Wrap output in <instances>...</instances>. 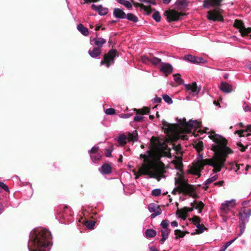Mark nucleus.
<instances>
[{"label":"nucleus","mask_w":251,"mask_h":251,"mask_svg":"<svg viewBox=\"0 0 251 251\" xmlns=\"http://www.w3.org/2000/svg\"><path fill=\"white\" fill-rule=\"evenodd\" d=\"M251 125H248L245 129L236 130L235 134L240 137L249 136L251 135Z\"/></svg>","instance_id":"f3484780"},{"label":"nucleus","mask_w":251,"mask_h":251,"mask_svg":"<svg viewBox=\"0 0 251 251\" xmlns=\"http://www.w3.org/2000/svg\"><path fill=\"white\" fill-rule=\"evenodd\" d=\"M156 235V232L152 229H147L145 231V236L147 238H151L155 237Z\"/></svg>","instance_id":"7c9ffc66"},{"label":"nucleus","mask_w":251,"mask_h":251,"mask_svg":"<svg viewBox=\"0 0 251 251\" xmlns=\"http://www.w3.org/2000/svg\"><path fill=\"white\" fill-rule=\"evenodd\" d=\"M85 226L90 229H93L95 227V223L93 221H87L85 223Z\"/></svg>","instance_id":"4c0bfd02"},{"label":"nucleus","mask_w":251,"mask_h":251,"mask_svg":"<svg viewBox=\"0 0 251 251\" xmlns=\"http://www.w3.org/2000/svg\"><path fill=\"white\" fill-rule=\"evenodd\" d=\"M203 147V144L202 142H199L197 145L196 146V148L197 150L200 152L202 150Z\"/></svg>","instance_id":"6e6d98bb"},{"label":"nucleus","mask_w":251,"mask_h":251,"mask_svg":"<svg viewBox=\"0 0 251 251\" xmlns=\"http://www.w3.org/2000/svg\"><path fill=\"white\" fill-rule=\"evenodd\" d=\"M112 150L111 148H107L105 150V154L106 157H110L111 156Z\"/></svg>","instance_id":"5fc2aeb1"},{"label":"nucleus","mask_w":251,"mask_h":251,"mask_svg":"<svg viewBox=\"0 0 251 251\" xmlns=\"http://www.w3.org/2000/svg\"><path fill=\"white\" fill-rule=\"evenodd\" d=\"M99 147L98 146L93 147L90 151H89L90 157L92 161L96 163L101 159V155L98 152Z\"/></svg>","instance_id":"ddd939ff"},{"label":"nucleus","mask_w":251,"mask_h":251,"mask_svg":"<svg viewBox=\"0 0 251 251\" xmlns=\"http://www.w3.org/2000/svg\"><path fill=\"white\" fill-rule=\"evenodd\" d=\"M236 205L235 199L229 201H226L221 205L220 210L222 214H229L230 212L233 213L232 209Z\"/></svg>","instance_id":"423d86ee"},{"label":"nucleus","mask_w":251,"mask_h":251,"mask_svg":"<svg viewBox=\"0 0 251 251\" xmlns=\"http://www.w3.org/2000/svg\"><path fill=\"white\" fill-rule=\"evenodd\" d=\"M192 222L197 226L198 224H200V218L198 216H194L192 218Z\"/></svg>","instance_id":"8fccbe9b"},{"label":"nucleus","mask_w":251,"mask_h":251,"mask_svg":"<svg viewBox=\"0 0 251 251\" xmlns=\"http://www.w3.org/2000/svg\"><path fill=\"white\" fill-rule=\"evenodd\" d=\"M160 157L159 152L152 148L147 151L145 154H141L140 157L143 159V163L138 172L133 171L135 178L138 179L141 175H148L159 181L161 178L164 177V165L160 160Z\"/></svg>","instance_id":"f03ea898"},{"label":"nucleus","mask_w":251,"mask_h":251,"mask_svg":"<svg viewBox=\"0 0 251 251\" xmlns=\"http://www.w3.org/2000/svg\"><path fill=\"white\" fill-rule=\"evenodd\" d=\"M99 170L102 175H107L111 173L112 168L110 165L105 163L99 169Z\"/></svg>","instance_id":"412c9836"},{"label":"nucleus","mask_w":251,"mask_h":251,"mask_svg":"<svg viewBox=\"0 0 251 251\" xmlns=\"http://www.w3.org/2000/svg\"><path fill=\"white\" fill-rule=\"evenodd\" d=\"M195 59V56H193V55L188 54V55H186L184 56L185 60L191 62L193 63H194Z\"/></svg>","instance_id":"79ce46f5"},{"label":"nucleus","mask_w":251,"mask_h":251,"mask_svg":"<svg viewBox=\"0 0 251 251\" xmlns=\"http://www.w3.org/2000/svg\"><path fill=\"white\" fill-rule=\"evenodd\" d=\"M131 116L130 114H123L121 116V118H128L129 117H130Z\"/></svg>","instance_id":"338daca9"},{"label":"nucleus","mask_w":251,"mask_h":251,"mask_svg":"<svg viewBox=\"0 0 251 251\" xmlns=\"http://www.w3.org/2000/svg\"><path fill=\"white\" fill-rule=\"evenodd\" d=\"M175 168L179 170L174 178L175 187L172 192L173 195L177 193H182L185 195H188L193 198H197L198 195L196 193L195 187L194 185L189 184L188 180L186 179L183 173L181 171L182 168V159L180 157L175 156V159L172 161Z\"/></svg>","instance_id":"7ed1b4c3"},{"label":"nucleus","mask_w":251,"mask_h":251,"mask_svg":"<svg viewBox=\"0 0 251 251\" xmlns=\"http://www.w3.org/2000/svg\"><path fill=\"white\" fill-rule=\"evenodd\" d=\"M234 26L239 29L242 36H248L251 38V27L246 28L244 24L239 20H235Z\"/></svg>","instance_id":"9d476101"},{"label":"nucleus","mask_w":251,"mask_h":251,"mask_svg":"<svg viewBox=\"0 0 251 251\" xmlns=\"http://www.w3.org/2000/svg\"><path fill=\"white\" fill-rule=\"evenodd\" d=\"M152 18L157 22H158L161 20V17L160 16L159 13L158 11L155 12L152 14Z\"/></svg>","instance_id":"a19ab883"},{"label":"nucleus","mask_w":251,"mask_h":251,"mask_svg":"<svg viewBox=\"0 0 251 251\" xmlns=\"http://www.w3.org/2000/svg\"><path fill=\"white\" fill-rule=\"evenodd\" d=\"M77 30L83 35L87 36L89 34V31L87 28L84 27L82 24L77 26Z\"/></svg>","instance_id":"c756f323"},{"label":"nucleus","mask_w":251,"mask_h":251,"mask_svg":"<svg viewBox=\"0 0 251 251\" xmlns=\"http://www.w3.org/2000/svg\"><path fill=\"white\" fill-rule=\"evenodd\" d=\"M179 128L181 133L178 134V138L181 139L187 140L188 138L186 135H181V133H188L191 132L193 128H198L200 126V123L196 121L190 120L186 122L185 119H180L178 121Z\"/></svg>","instance_id":"39448f33"},{"label":"nucleus","mask_w":251,"mask_h":251,"mask_svg":"<svg viewBox=\"0 0 251 251\" xmlns=\"http://www.w3.org/2000/svg\"><path fill=\"white\" fill-rule=\"evenodd\" d=\"M223 0H204L203 7L208 8L210 6H214L220 5Z\"/></svg>","instance_id":"6ab92c4d"},{"label":"nucleus","mask_w":251,"mask_h":251,"mask_svg":"<svg viewBox=\"0 0 251 251\" xmlns=\"http://www.w3.org/2000/svg\"><path fill=\"white\" fill-rule=\"evenodd\" d=\"M117 1L120 4L123 5L128 9H130L132 7L131 3L126 0H117Z\"/></svg>","instance_id":"2f4dec72"},{"label":"nucleus","mask_w":251,"mask_h":251,"mask_svg":"<svg viewBox=\"0 0 251 251\" xmlns=\"http://www.w3.org/2000/svg\"><path fill=\"white\" fill-rule=\"evenodd\" d=\"M183 208L186 211V212H187V213L188 214L189 212L192 211L193 210L194 207L192 206V207H190H190H184Z\"/></svg>","instance_id":"680f3d73"},{"label":"nucleus","mask_w":251,"mask_h":251,"mask_svg":"<svg viewBox=\"0 0 251 251\" xmlns=\"http://www.w3.org/2000/svg\"><path fill=\"white\" fill-rule=\"evenodd\" d=\"M238 146H239L240 150L241 151H245V149L246 148V147H245L242 144H241V143H238Z\"/></svg>","instance_id":"e2e57ef3"},{"label":"nucleus","mask_w":251,"mask_h":251,"mask_svg":"<svg viewBox=\"0 0 251 251\" xmlns=\"http://www.w3.org/2000/svg\"><path fill=\"white\" fill-rule=\"evenodd\" d=\"M169 229H162L161 230L162 238L160 240V243L163 244L165 241L168 238L169 234L170 233Z\"/></svg>","instance_id":"a878e982"},{"label":"nucleus","mask_w":251,"mask_h":251,"mask_svg":"<svg viewBox=\"0 0 251 251\" xmlns=\"http://www.w3.org/2000/svg\"><path fill=\"white\" fill-rule=\"evenodd\" d=\"M127 139L129 141H132L134 142L138 140V134L136 130H134L132 132L127 133Z\"/></svg>","instance_id":"bb28decb"},{"label":"nucleus","mask_w":251,"mask_h":251,"mask_svg":"<svg viewBox=\"0 0 251 251\" xmlns=\"http://www.w3.org/2000/svg\"><path fill=\"white\" fill-rule=\"evenodd\" d=\"M160 71L164 74L167 75L171 74L173 71V67L169 63H161L159 67Z\"/></svg>","instance_id":"dca6fc26"},{"label":"nucleus","mask_w":251,"mask_h":251,"mask_svg":"<svg viewBox=\"0 0 251 251\" xmlns=\"http://www.w3.org/2000/svg\"><path fill=\"white\" fill-rule=\"evenodd\" d=\"M224 183V181L223 180L219 181L218 182H216L214 183L215 185H218L219 186H222L223 185Z\"/></svg>","instance_id":"0e129e2a"},{"label":"nucleus","mask_w":251,"mask_h":251,"mask_svg":"<svg viewBox=\"0 0 251 251\" xmlns=\"http://www.w3.org/2000/svg\"><path fill=\"white\" fill-rule=\"evenodd\" d=\"M248 222H240V223L239 224L240 232L239 234L238 237L240 236L244 233L245 228V225Z\"/></svg>","instance_id":"e433bc0d"},{"label":"nucleus","mask_w":251,"mask_h":251,"mask_svg":"<svg viewBox=\"0 0 251 251\" xmlns=\"http://www.w3.org/2000/svg\"><path fill=\"white\" fill-rule=\"evenodd\" d=\"M178 4L183 8L186 7L188 5L186 0H178Z\"/></svg>","instance_id":"3c124183"},{"label":"nucleus","mask_w":251,"mask_h":251,"mask_svg":"<svg viewBox=\"0 0 251 251\" xmlns=\"http://www.w3.org/2000/svg\"><path fill=\"white\" fill-rule=\"evenodd\" d=\"M244 167V165L243 164H236L235 165V169H236V170H235L237 174L241 173V172L240 171V170L242 169Z\"/></svg>","instance_id":"09e8293b"},{"label":"nucleus","mask_w":251,"mask_h":251,"mask_svg":"<svg viewBox=\"0 0 251 251\" xmlns=\"http://www.w3.org/2000/svg\"><path fill=\"white\" fill-rule=\"evenodd\" d=\"M64 209L63 213L62 214L59 213L57 216V218H62L63 219L65 220L66 218H68L69 216L71 215V210L68 207L65 206L64 207Z\"/></svg>","instance_id":"5701e85b"},{"label":"nucleus","mask_w":251,"mask_h":251,"mask_svg":"<svg viewBox=\"0 0 251 251\" xmlns=\"http://www.w3.org/2000/svg\"><path fill=\"white\" fill-rule=\"evenodd\" d=\"M113 14L116 18L120 19L126 18V13L123 10L120 8H115L113 11Z\"/></svg>","instance_id":"b1692460"},{"label":"nucleus","mask_w":251,"mask_h":251,"mask_svg":"<svg viewBox=\"0 0 251 251\" xmlns=\"http://www.w3.org/2000/svg\"><path fill=\"white\" fill-rule=\"evenodd\" d=\"M185 87L189 92L190 96L191 97L196 96L199 93L201 90V88L198 87L196 82L185 84Z\"/></svg>","instance_id":"9b49d317"},{"label":"nucleus","mask_w":251,"mask_h":251,"mask_svg":"<svg viewBox=\"0 0 251 251\" xmlns=\"http://www.w3.org/2000/svg\"><path fill=\"white\" fill-rule=\"evenodd\" d=\"M92 8L93 10L98 11L99 14L101 16L106 15L108 12V9L103 7L101 5H96L93 4L92 5Z\"/></svg>","instance_id":"a211bd4d"},{"label":"nucleus","mask_w":251,"mask_h":251,"mask_svg":"<svg viewBox=\"0 0 251 251\" xmlns=\"http://www.w3.org/2000/svg\"><path fill=\"white\" fill-rule=\"evenodd\" d=\"M251 215V210L245 209L239 212L240 222H248L249 218Z\"/></svg>","instance_id":"2eb2a0df"},{"label":"nucleus","mask_w":251,"mask_h":251,"mask_svg":"<svg viewBox=\"0 0 251 251\" xmlns=\"http://www.w3.org/2000/svg\"><path fill=\"white\" fill-rule=\"evenodd\" d=\"M160 225L162 226V229H169L168 228L169 225L168 222L166 220H163Z\"/></svg>","instance_id":"603ef678"},{"label":"nucleus","mask_w":251,"mask_h":251,"mask_svg":"<svg viewBox=\"0 0 251 251\" xmlns=\"http://www.w3.org/2000/svg\"><path fill=\"white\" fill-rule=\"evenodd\" d=\"M203 133H207L212 140L211 150L215 152V155L212 159H203L202 155L199 154L197 160L189 170L190 174L199 177L201 176V172L205 164L212 166L215 173L220 172L224 166L227 155L232 153V150L227 146V140L225 138L216 134L214 131L209 130L208 128L199 129L196 136H200Z\"/></svg>","instance_id":"f257e3e1"},{"label":"nucleus","mask_w":251,"mask_h":251,"mask_svg":"<svg viewBox=\"0 0 251 251\" xmlns=\"http://www.w3.org/2000/svg\"><path fill=\"white\" fill-rule=\"evenodd\" d=\"M171 225L173 227H176L178 226V223L177 221H174L171 222Z\"/></svg>","instance_id":"69168bd1"},{"label":"nucleus","mask_w":251,"mask_h":251,"mask_svg":"<svg viewBox=\"0 0 251 251\" xmlns=\"http://www.w3.org/2000/svg\"><path fill=\"white\" fill-rule=\"evenodd\" d=\"M175 234L176 236V238H181L184 236V234L182 231L177 229L175 231Z\"/></svg>","instance_id":"49530a36"},{"label":"nucleus","mask_w":251,"mask_h":251,"mask_svg":"<svg viewBox=\"0 0 251 251\" xmlns=\"http://www.w3.org/2000/svg\"><path fill=\"white\" fill-rule=\"evenodd\" d=\"M174 79L175 81L177 84H181L183 82V79L181 78L179 75H174Z\"/></svg>","instance_id":"ea45409f"},{"label":"nucleus","mask_w":251,"mask_h":251,"mask_svg":"<svg viewBox=\"0 0 251 251\" xmlns=\"http://www.w3.org/2000/svg\"><path fill=\"white\" fill-rule=\"evenodd\" d=\"M143 119L142 115H137L134 117V120L135 122H140Z\"/></svg>","instance_id":"bf43d9fd"},{"label":"nucleus","mask_w":251,"mask_h":251,"mask_svg":"<svg viewBox=\"0 0 251 251\" xmlns=\"http://www.w3.org/2000/svg\"><path fill=\"white\" fill-rule=\"evenodd\" d=\"M163 128L164 132L169 135H173L177 132V127L176 125H172L166 121H163Z\"/></svg>","instance_id":"f8f14e48"},{"label":"nucleus","mask_w":251,"mask_h":251,"mask_svg":"<svg viewBox=\"0 0 251 251\" xmlns=\"http://www.w3.org/2000/svg\"><path fill=\"white\" fill-rule=\"evenodd\" d=\"M164 15L168 22L177 21L180 19V17L183 15L182 13L174 10H166L164 12Z\"/></svg>","instance_id":"1a4fd4ad"},{"label":"nucleus","mask_w":251,"mask_h":251,"mask_svg":"<svg viewBox=\"0 0 251 251\" xmlns=\"http://www.w3.org/2000/svg\"><path fill=\"white\" fill-rule=\"evenodd\" d=\"M196 227L198 229V231L199 233H202L203 232H204V230L206 229V228L202 224H198L196 226Z\"/></svg>","instance_id":"37998d69"},{"label":"nucleus","mask_w":251,"mask_h":251,"mask_svg":"<svg viewBox=\"0 0 251 251\" xmlns=\"http://www.w3.org/2000/svg\"><path fill=\"white\" fill-rule=\"evenodd\" d=\"M163 99L168 104H172L173 103L172 99L167 95H163Z\"/></svg>","instance_id":"a18cd8bd"},{"label":"nucleus","mask_w":251,"mask_h":251,"mask_svg":"<svg viewBox=\"0 0 251 251\" xmlns=\"http://www.w3.org/2000/svg\"><path fill=\"white\" fill-rule=\"evenodd\" d=\"M244 110L245 112H248V111H250L251 110V107L248 106V105H246L245 106H244Z\"/></svg>","instance_id":"774afa93"},{"label":"nucleus","mask_w":251,"mask_h":251,"mask_svg":"<svg viewBox=\"0 0 251 251\" xmlns=\"http://www.w3.org/2000/svg\"><path fill=\"white\" fill-rule=\"evenodd\" d=\"M141 59L144 63H148L149 62H150V58L146 56H142Z\"/></svg>","instance_id":"13d9d810"},{"label":"nucleus","mask_w":251,"mask_h":251,"mask_svg":"<svg viewBox=\"0 0 251 251\" xmlns=\"http://www.w3.org/2000/svg\"><path fill=\"white\" fill-rule=\"evenodd\" d=\"M237 237H238L226 243L222 247H221L219 251H225L226 249L235 241Z\"/></svg>","instance_id":"72a5a7b5"},{"label":"nucleus","mask_w":251,"mask_h":251,"mask_svg":"<svg viewBox=\"0 0 251 251\" xmlns=\"http://www.w3.org/2000/svg\"><path fill=\"white\" fill-rule=\"evenodd\" d=\"M221 216L223 217V221L225 222H226L227 220L230 218V216L229 214H222L221 213Z\"/></svg>","instance_id":"4d7b16f0"},{"label":"nucleus","mask_w":251,"mask_h":251,"mask_svg":"<svg viewBox=\"0 0 251 251\" xmlns=\"http://www.w3.org/2000/svg\"><path fill=\"white\" fill-rule=\"evenodd\" d=\"M161 193V191L160 189H154L151 192L152 195L155 197H157L160 195Z\"/></svg>","instance_id":"de8ad7c7"},{"label":"nucleus","mask_w":251,"mask_h":251,"mask_svg":"<svg viewBox=\"0 0 251 251\" xmlns=\"http://www.w3.org/2000/svg\"><path fill=\"white\" fill-rule=\"evenodd\" d=\"M214 174L213 175H211V176L208 178L206 181L204 182L205 185H208L212 183V182L214 181L218 178V175L216 174L217 172H214L213 171Z\"/></svg>","instance_id":"473e14b6"},{"label":"nucleus","mask_w":251,"mask_h":251,"mask_svg":"<svg viewBox=\"0 0 251 251\" xmlns=\"http://www.w3.org/2000/svg\"><path fill=\"white\" fill-rule=\"evenodd\" d=\"M88 53L92 58H96L98 57L101 53V50L99 48H94L93 50H89Z\"/></svg>","instance_id":"4be33fe9"},{"label":"nucleus","mask_w":251,"mask_h":251,"mask_svg":"<svg viewBox=\"0 0 251 251\" xmlns=\"http://www.w3.org/2000/svg\"><path fill=\"white\" fill-rule=\"evenodd\" d=\"M179 217L183 220H185L187 217V213L184 208L179 210Z\"/></svg>","instance_id":"58836bf2"},{"label":"nucleus","mask_w":251,"mask_h":251,"mask_svg":"<svg viewBox=\"0 0 251 251\" xmlns=\"http://www.w3.org/2000/svg\"><path fill=\"white\" fill-rule=\"evenodd\" d=\"M148 209L151 213H152L151 215V218L152 219L160 215L162 212V210L159 206L153 203H150L149 205Z\"/></svg>","instance_id":"4468645a"},{"label":"nucleus","mask_w":251,"mask_h":251,"mask_svg":"<svg viewBox=\"0 0 251 251\" xmlns=\"http://www.w3.org/2000/svg\"><path fill=\"white\" fill-rule=\"evenodd\" d=\"M117 51L112 49L110 50L104 57V60H101L100 65H105L107 68H109L111 64H114L115 58L117 56Z\"/></svg>","instance_id":"0eeeda50"},{"label":"nucleus","mask_w":251,"mask_h":251,"mask_svg":"<svg viewBox=\"0 0 251 251\" xmlns=\"http://www.w3.org/2000/svg\"><path fill=\"white\" fill-rule=\"evenodd\" d=\"M105 113L107 115H112L115 113V110L112 108H108L105 111Z\"/></svg>","instance_id":"864d4df0"},{"label":"nucleus","mask_w":251,"mask_h":251,"mask_svg":"<svg viewBox=\"0 0 251 251\" xmlns=\"http://www.w3.org/2000/svg\"><path fill=\"white\" fill-rule=\"evenodd\" d=\"M192 206L194 207L196 209L199 210V213H201L202 211L203 208L204 206V203L202 201L197 202L196 201H194L191 203Z\"/></svg>","instance_id":"393cba45"},{"label":"nucleus","mask_w":251,"mask_h":251,"mask_svg":"<svg viewBox=\"0 0 251 251\" xmlns=\"http://www.w3.org/2000/svg\"><path fill=\"white\" fill-rule=\"evenodd\" d=\"M222 11L219 7H215L214 9L208 11L207 18L210 21H222L223 20L222 16Z\"/></svg>","instance_id":"6e6552de"},{"label":"nucleus","mask_w":251,"mask_h":251,"mask_svg":"<svg viewBox=\"0 0 251 251\" xmlns=\"http://www.w3.org/2000/svg\"><path fill=\"white\" fill-rule=\"evenodd\" d=\"M127 140V135L122 134L119 135L117 141L120 145L123 146L126 144Z\"/></svg>","instance_id":"cd10ccee"},{"label":"nucleus","mask_w":251,"mask_h":251,"mask_svg":"<svg viewBox=\"0 0 251 251\" xmlns=\"http://www.w3.org/2000/svg\"><path fill=\"white\" fill-rule=\"evenodd\" d=\"M50 240L51 234L49 231L42 227L34 229L29 236V251H49Z\"/></svg>","instance_id":"20e7f679"},{"label":"nucleus","mask_w":251,"mask_h":251,"mask_svg":"<svg viewBox=\"0 0 251 251\" xmlns=\"http://www.w3.org/2000/svg\"><path fill=\"white\" fill-rule=\"evenodd\" d=\"M150 62H151L153 65L155 66H156L159 64H161L162 63L161 59L156 57H153L150 58Z\"/></svg>","instance_id":"c9c22d12"},{"label":"nucleus","mask_w":251,"mask_h":251,"mask_svg":"<svg viewBox=\"0 0 251 251\" xmlns=\"http://www.w3.org/2000/svg\"><path fill=\"white\" fill-rule=\"evenodd\" d=\"M220 90L225 93H228L232 91V86L226 82H222L220 86Z\"/></svg>","instance_id":"aec40b11"},{"label":"nucleus","mask_w":251,"mask_h":251,"mask_svg":"<svg viewBox=\"0 0 251 251\" xmlns=\"http://www.w3.org/2000/svg\"><path fill=\"white\" fill-rule=\"evenodd\" d=\"M205 62H206V61L203 58L195 56V59L194 60V63L200 64V63H204Z\"/></svg>","instance_id":"c03bdc74"},{"label":"nucleus","mask_w":251,"mask_h":251,"mask_svg":"<svg viewBox=\"0 0 251 251\" xmlns=\"http://www.w3.org/2000/svg\"><path fill=\"white\" fill-rule=\"evenodd\" d=\"M149 113V110L147 108H144L141 110V113L142 114H147Z\"/></svg>","instance_id":"052dcab7"},{"label":"nucleus","mask_w":251,"mask_h":251,"mask_svg":"<svg viewBox=\"0 0 251 251\" xmlns=\"http://www.w3.org/2000/svg\"><path fill=\"white\" fill-rule=\"evenodd\" d=\"M93 41L94 42V44L98 47H102L106 43V40L104 38L97 37L94 38L93 39Z\"/></svg>","instance_id":"c85d7f7f"},{"label":"nucleus","mask_w":251,"mask_h":251,"mask_svg":"<svg viewBox=\"0 0 251 251\" xmlns=\"http://www.w3.org/2000/svg\"><path fill=\"white\" fill-rule=\"evenodd\" d=\"M126 18L134 23H137L138 21V18L132 13H128L126 16Z\"/></svg>","instance_id":"f704fd0d"}]
</instances>
